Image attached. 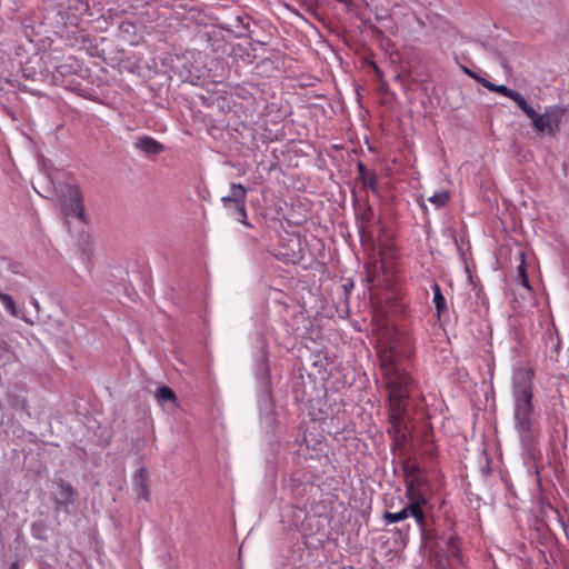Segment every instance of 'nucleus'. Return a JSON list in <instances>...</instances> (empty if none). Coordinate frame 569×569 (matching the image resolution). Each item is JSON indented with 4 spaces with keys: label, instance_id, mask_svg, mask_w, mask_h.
<instances>
[{
    "label": "nucleus",
    "instance_id": "nucleus-1",
    "mask_svg": "<svg viewBox=\"0 0 569 569\" xmlns=\"http://www.w3.org/2000/svg\"><path fill=\"white\" fill-rule=\"evenodd\" d=\"M379 355L390 406L389 433L405 439L407 436V400L412 379L400 361L411 357V340L408 337L396 333L392 341L381 347Z\"/></svg>",
    "mask_w": 569,
    "mask_h": 569
},
{
    "label": "nucleus",
    "instance_id": "nucleus-2",
    "mask_svg": "<svg viewBox=\"0 0 569 569\" xmlns=\"http://www.w3.org/2000/svg\"><path fill=\"white\" fill-rule=\"evenodd\" d=\"M535 370L519 366L513 369L511 377V400L513 428L518 435L521 456L528 469L538 475L536 462L541 458L539 449V425L536 420L533 405Z\"/></svg>",
    "mask_w": 569,
    "mask_h": 569
},
{
    "label": "nucleus",
    "instance_id": "nucleus-3",
    "mask_svg": "<svg viewBox=\"0 0 569 569\" xmlns=\"http://www.w3.org/2000/svg\"><path fill=\"white\" fill-rule=\"evenodd\" d=\"M406 498L409 505H428L429 480L416 463L403 466Z\"/></svg>",
    "mask_w": 569,
    "mask_h": 569
},
{
    "label": "nucleus",
    "instance_id": "nucleus-4",
    "mask_svg": "<svg viewBox=\"0 0 569 569\" xmlns=\"http://www.w3.org/2000/svg\"><path fill=\"white\" fill-rule=\"evenodd\" d=\"M58 197L67 216L76 217L81 222H86L82 194L77 186L61 184L58 190Z\"/></svg>",
    "mask_w": 569,
    "mask_h": 569
},
{
    "label": "nucleus",
    "instance_id": "nucleus-5",
    "mask_svg": "<svg viewBox=\"0 0 569 569\" xmlns=\"http://www.w3.org/2000/svg\"><path fill=\"white\" fill-rule=\"evenodd\" d=\"M246 198L247 189L241 183L232 182L230 184V194L222 197L221 202L223 208L232 210L230 212L231 216L244 226H249L247 221Z\"/></svg>",
    "mask_w": 569,
    "mask_h": 569
},
{
    "label": "nucleus",
    "instance_id": "nucleus-6",
    "mask_svg": "<svg viewBox=\"0 0 569 569\" xmlns=\"http://www.w3.org/2000/svg\"><path fill=\"white\" fill-rule=\"evenodd\" d=\"M562 116L563 110L553 106L547 108L542 114L535 111V116L530 117V120L536 131L553 134L559 128Z\"/></svg>",
    "mask_w": 569,
    "mask_h": 569
},
{
    "label": "nucleus",
    "instance_id": "nucleus-7",
    "mask_svg": "<svg viewBox=\"0 0 569 569\" xmlns=\"http://www.w3.org/2000/svg\"><path fill=\"white\" fill-rule=\"evenodd\" d=\"M134 147L148 156H156L163 150V146L149 136L138 138Z\"/></svg>",
    "mask_w": 569,
    "mask_h": 569
},
{
    "label": "nucleus",
    "instance_id": "nucleus-8",
    "mask_svg": "<svg viewBox=\"0 0 569 569\" xmlns=\"http://www.w3.org/2000/svg\"><path fill=\"white\" fill-rule=\"evenodd\" d=\"M58 489H59V497L57 498L56 502L58 506L64 507L66 509L68 506L73 505L74 502V490L72 486L64 480L60 479L58 481Z\"/></svg>",
    "mask_w": 569,
    "mask_h": 569
},
{
    "label": "nucleus",
    "instance_id": "nucleus-9",
    "mask_svg": "<svg viewBox=\"0 0 569 569\" xmlns=\"http://www.w3.org/2000/svg\"><path fill=\"white\" fill-rule=\"evenodd\" d=\"M408 517H410V510H409V502L399 511H389L387 510L383 513L382 520L385 525H392L396 522H400L402 520H406Z\"/></svg>",
    "mask_w": 569,
    "mask_h": 569
},
{
    "label": "nucleus",
    "instance_id": "nucleus-10",
    "mask_svg": "<svg viewBox=\"0 0 569 569\" xmlns=\"http://www.w3.org/2000/svg\"><path fill=\"white\" fill-rule=\"evenodd\" d=\"M431 289L433 292L432 302L435 305L437 316H438V318H440L442 316V313H445L447 311L446 298L442 295L441 289L437 282H433L431 284Z\"/></svg>",
    "mask_w": 569,
    "mask_h": 569
},
{
    "label": "nucleus",
    "instance_id": "nucleus-11",
    "mask_svg": "<svg viewBox=\"0 0 569 569\" xmlns=\"http://www.w3.org/2000/svg\"><path fill=\"white\" fill-rule=\"evenodd\" d=\"M427 505H409L410 516L415 519L420 531L423 533L426 529V512Z\"/></svg>",
    "mask_w": 569,
    "mask_h": 569
},
{
    "label": "nucleus",
    "instance_id": "nucleus-12",
    "mask_svg": "<svg viewBox=\"0 0 569 569\" xmlns=\"http://www.w3.org/2000/svg\"><path fill=\"white\" fill-rule=\"evenodd\" d=\"M508 98L515 101L518 108L521 109L529 119L530 117L535 116L536 110L530 104H528L526 99L518 91L511 90Z\"/></svg>",
    "mask_w": 569,
    "mask_h": 569
},
{
    "label": "nucleus",
    "instance_id": "nucleus-13",
    "mask_svg": "<svg viewBox=\"0 0 569 569\" xmlns=\"http://www.w3.org/2000/svg\"><path fill=\"white\" fill-rule=\"evenodd\" d=\"M448 559H460V547L457 536H449L446 541V549L443 550Z\"/></svg>",
    "mask_w": 569,
    "mask_h": 569
},
{
    "label": "nucleus",
    "instance_id": "nucleus-14",
    "mask_svg": "<svg viewBox=\"0 0 569 569\" xmlns=\"http://www.w3.org/2000/svg\"><path fill=\"white\" fill-rule=\"evenodd\" d=\"M156 399L161 406L166 405L167 402L174 403L177 400L174 392L167 386H160L157 389Z\"/></svg>",
    "mask_w": 569,
    "mask_h": 569
},
{
    "label": "nucleus",
    "instance_id": "nucleus-15",
    "mask_svg": "<svg viewBox=\"0 0 569 569\" xmlns=\"http://www.w3.org/2000/svg\"><path fill=\"white\" fill-rule=\"evenodd\" d=\"M519 266L517 267V280L526 289L530 290V283L526 271L525 253L519 252Z\"/></svg>",
    "mask_w": 569,
    "mask_h": 569
},
{
    "label": "nucleus",
    "instance_id": "nucleus-16",
    "mask_svg": "<svg viewBox=\"0 0 569 569\" xmlns=\"http://www.w3.org/2000/svg\"><path fill=\"white\" fill-rule=\"evenodd\" d=\"M80 68L78 61L73 58H68L63 63L57 67V71L61 76H66L69 73H76L78 69Z\"/></svg>",
    "mask_w": 569,
    "mask_h": 569
},
{
    "label": "nucleus",
    "instance_id": "nucleus-17",
    "mask_svg": "<svg viewBox=\"0 0 569 569\" xmlns=\"http://www.w3.org/2000/svg\"><path fill=\"white\" fill-rule=\"evenodd\" d=\"M450 199L449 191L441 190L439 192H435L432 196L429 197L428 201L432 203L436 208H442L445 207Z\"/></svg>",
    "mask_w": 569,
    "mask_h": 569
},
{
    "label": "nucleus",
    "instance_id": "nucleus-18",
    "mask_svg": "<svg viewBox=\"0 0 569 569\" xmlns=\"http://www.w3.org/2000/svg\"><path fill=\"white\" fill-rule=\"evenodd\" d=\"M362 186L373 193H378V183H377V174L375 171H371L370 173H365V176L361 178Z\"/></svg>",
    "mask_w": 569,
    "mask_h": 569
},
{
    "label": "nucleus",
    "instance_id": "nucleus-19",
    "mask_svg": "<svg viewBox=\"0 0 569 569\" xmlns=\"http://www.w3.org/2000/svg\"><path fill=\"white\" fill-rule=\"evenodd\" d=\"M0 302L11 316H17L16 302L10 295L0 292Z\"/></svg>",
    "mask_w": 569,
    "mask_h": 569
},
{
    "label": "nucleus",
    "instance_id": "nucleus-20",
    "mask_svg": "<svg viewBox=\"0 0 569 569\" xmlns=\"http://www.w3.org/2000/svg\"><path fill=\"white\" fill-rule=\"evenodd\" d=\"M68 2L69 8L74 11V16H82L89 10L88 3L82 0H68Z\"/></svg>",
    "mask_w": 569,
    "mask_h": 569
},
{
    "label": "nucleus",
    "instance_id": "nucleus-21",
    "mask_svg": "<svg viewBox=\"0 0 569 569\" xmlns=\"http://www.w3.org/2000/svg\"><path fill=\"white\" fill-rule=\"evenodd\" d=\"M481 83L489 90L491 91H495V92H498L500 94H503L505 97L508 98L509 93L511 92L512 89L508 88L507 86L505 84H495L488 80H481Z\"/></svg>",
    "mask_w": 569,
    "mask_h": 569
},
{
    "label": "nucleus",
    "instance_id": "nucleus-22",
    "mask_svg": "<svg viewBox=\"0 0 569 569\" xmlns=\"http://www.w3.org/2000/svg\"><path fill=\"white\" fill-rule=\"evenodd\" d=\"M134 487L148 486V471L146 468H139L132 478Z\"/></svg>",
    "mask_w": 569,
    "mask_h": 569
},
{
    "label": "nucleus",
    "instance_id": "nucleus-23",
    "mask_svg": "<svg viewBox=\"0 0 569 569\" xmlns=\"http://www.w3.org/2000/svg\"><path fill=\"white\" fill-rule=\"evenodd\" d=\"M371 209L370 208H367L365 213L361 214V221H360V226H359V230L360 232H362L366 228L369 227L370 224V220H371Z\"/></svg>",
    "mask_w": 569,
    "mask_h": 569
},
{
    "label": "nucleus",
    "instance_id": "nucleus-24",
    "mask_svg": "<svg viewBox=\"0 0 569 569\" xmlns=\"http://www.w3.org/2000/svg\"><path fill=\"white\" fill-rule=\"evenodd\" d=\"M134 491L139 499L149 500L150 491L148 486L134 487Z\"/></svg>",
    "mask_w": 569,
    "mask_h": 569
},
{
    "label": "nucleus",
    "instance_id": "nucleus-25",
    "mask_svg": "<svg viewBox=\"0 0 569 569\" xmlns=\"http://www.w3.org/2000/svg\"><path fill=\"white\" fill-rule=\"evenodd\" d=\"M358 171L360 174V179L365 176V173H370L372 170H369L366 168V166L362 162L358 163Z\"/></svg>",
    "mask_w": 569,
    "mask_h": 569
},
{
    "label": "nucleus",
    "instance_id": "nucleus-26",
    "mask_svg": "<svg viewBox=\"0 0 569 569\" xmlns=\"http://www.w3.org/2000/svg\"><path fill=\"white\" fill-rule=\"evenodd\" d=\"M463 71H465L467 74H469L471 78L477 79V76H476L472 71H470L468 68L463 67Z\"/></svg>",
    "mask_w": 569,
    "mask_h": 569
},
{
    "label": "nucleus",
    "instance_id": "nucleus-27",
    "mask_svg": "<svg viewBox=\"0 0 569 569\" xmlns=\"http://www.w3.org/2000/svg\"><path fill=\"white\" fill-rule=\"evenodd\" d=\"M122 29H124L126 31H129V28H132V26L130 23H123L121 26Z\"/></svg>",
    "mask_w": 569,
    "mask_h": 569
},
{
    "label": "nucleus",
    "instance_id": "nucleus-28",
    "mask_svg": "<svg viewBox=\"0 0 569 569\" xmlns=\"http://www.w3.org/2000/svg\"><path fill=\"white\" fill-rule=\"evenodd\" d=\"M10 569H19L18 561L12 562L11 566H10Z\"/></svg>",
    "mask_w": 569,
    "mask_h": 569
},
{
    "label": "nucleus",
    "instance_id": "nucleus-29",
    "mask_svg": "<svg viewBox=\"0 0 569 569\" xmlns=\"http://www.w3.org/2000/svg\"><path fill=\"white\" fill-rule=\"evenodd\" d=\"M31 303L34 306V308L39 309V302L37 299H32Z\"/></svg>",
    "mask_w": 569,
    "mask_h": 569
}]
</instances>
